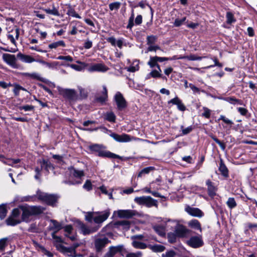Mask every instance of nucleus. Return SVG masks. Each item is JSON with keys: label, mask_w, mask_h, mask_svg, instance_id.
Returning <instances> with one entry per match:
<instances>
[{"label": "nucleus", "mask_w": 257, "mask_h": 257, "mask_svg": "<svg viewBox=\"0 0 257 257\" xmlns=\"http://www.w3.org/2000/svg\"><path fill=\"white\" fill-rule=\"evenodd\" d=\"M17 209H19L21 212L22 222H29L31 216H37L42 214L46 208L41 206L20 205Z\"/></svg>", "instance_id": "obj_1"}, {"label": "nucleus", "mask_w": 257, "mask_h": 257, "mask_svg": "<svg viewBox=\"0 0 257 257\" xmlns=\"http://www.w3.org/2000/svg\"><path fill=\"white\" fill-rule=\"evenodd\" d=\"M76 227L79 229L83 235L90 234L95 232L100 228V226L98 224L92 227H89L82 222L77 220L75 222Z\"/></svg>", "instance_id": "obj_2"}, {"label": "nucleus", "mask_w": 257, "mask_h": 257, "mask_svg": "<svg viewBox=\"0 0 257 257\" xmlns=\"http://www.w3.org/2000/svg\"><path fill=\"white\" fill-rule=\"evenodd\" d=\"M38 198L49 205H53L57 201L58 197L53 194H49L40 191L37 192Z\"/></svg>", "instance_id": "obj_3"}, {"label": "nucleus", "mask_w": 257, "mask_h": 257, "mask_svg": "<svg viewBox=\"0 0 257 257\" xmlns=\"http://www.w3.org/2000/svg\"><path fill=\"white\" fill-rule=\"evenodd\" d=\"M19 210V209L17 208L13 210L11 215L6 220L8 225L15 226L22 222L20 217L21 212Z\"/></svg>", "instance_id": "obj_4"}, {"label": "nucleus", "mask_w": 257, "mask_h": 257, "mask_svg": "<svg viewBox=\"0 0 257 257\" xmlns=\"http://www.w3.org/2000/svg\"><path fill=\"white\" fill-rule=\"evenodd\" d=\"M134 200L137 204L145 205L148 207H157L158 205L157 201L150 196L137 197Z\"/></svg>", "instance_id": "obj_5"}, {"label": "nucleus", "mask_w": 257, "mask_h": 257, "mask_svg": "<svg viewBox=\"0 0 257 257\" xmlns=\"http://www.w3.org/2000/svg\"><path fill=\"white\" fill-rule=\"evenodd\" d=\"M58 91L60 95L70 101H75L78 99V96L74 89L59 88Z\"/></svg>", "instance_id": "obj_6"}, {"label": "nucleus", "mask_w": 257, "mask_h": 257, "mask_svg": "<svg viewBox=\"0 0 257 257\" xmlns=\"http://www.w3.org/2000/svg\"><path fill=\"white\" fill-rule=\"evenodd\" d=\"M192 231L187 228L182 224H178L175 228V233L178 237L181 238H188L191 235Z\"/></svg>", "instance_id": "obj_7"}, {"label": "nucleus", "mask_w": 257, "mask_h": 257, "mask_svg": "<svg viewBox=\"0 0 257 257\" xmlns=\"http://www.w3.org/2000/svg\"><path fill=\"white\" fill-rule=\"evenodd\" d=\"M110 136L115 141L119 143L129 142L135 140V138L134 137H132L126 134L118 135L115 133H112L110 135Z\"/></svg>", "instance_id": "obj_8"}, {"label": "nucleus", "mask_w": 257, "mask_h": 257, "mask_svg": "<svg viewBox=\"0 0 257 257\" xmlns=\"http://www.w3.org/2000/svg\"><path fill=\"white\" fill-rule=\"evenodd\" d=\"M187 243L193 248H198L203 245V241L201 235L194 236L187 241Z\"/></svg>", "instance_id": "obj_9"}, {"label": "nucleus", "mask_w": 257, "mask_h": 257, "mask_svg": "<svg viewBox=\"0 0 257 257\" xmlns=\"http://www.w3.org/2000/svg\"><path fill=\"white\" fill-rule=\"evenodd\" d=\"M4 61L13 68H18L19 65L17 63V59L14 55L5 53L3 55Z\"/></svg>", "instance_id": "obj_10"}, {"label": "nucleus", "mask_w": 257, "mask_h": 257, "mask_svg": "<svg viewBox=\"0 0 257 257\" xmlns=\"http://www.w3.org/2000/svg\"><path fill=\"white\" fill-rule=\"evenodd\" d=\"M114 100L119 110H122L126 106V102L120 92H117L114 96Z\"/></svg>", "instance_id": "obj_11"}, {"label": "nucleus", "mask_w": 257, "mask_h": 257, "mask_svg": "<svg viewBox=\"0 0 257 257\" xmlns=\"http://www.w3.org/2000/svg\"><path fill=\"white\" fill-rule=\"evenodd\" d=\"M110 242L108 238L104 237L102 238H97L95 240L94 245L97 252L101 251L105 245Z\"/></svg>", "instance_id": "obj_12"}, {"label": "nucleus", "mask_w": 257, "mask_h": 257, "mask_svg": "<svg viewBox=\"0 0 257 257\" xmlns=\"http://www.w3.org/2000/svg\"><path fill=\"white\" fill-rule=\"evenodd\" d=\"M185 211L188 214L193 216L201 217L203 215V213L202 211L197 208H193L187 206L185 208Z\"/></svg>", "instance_id": "obj_13"}, {"label": "nucleus", "mask_w": 257, "mask_h": 257, "mask_svg": "<svg viewBox=\"0 0 257 257\" xmlns=\"http://www.w3.org/2000/svg\"><path fill=\"white\" fill-rule=\"evenodd\" d=\"M110 215L108 210H105L101 214L93 218V220L97 224H100L107 219Z\"/></svg>", "instance_id": "obj_14"}, {"label": "nucleus", "mask_w": 257, "mask_h": 257, "mask_svg": "<svg viewBox=\"0 0 257 257\" xmlns=\"http://www.w3.org/2000/svg\"><path fill=\"white\" fill-rule=\"evenodd\" d=\"M107 90L105 86H103V90L97 94L96 97V100L97 101L103 103L107 100Z\"/></svg>", "instance_id": "obj_15"}, {"label": "nucleus", "mask_w": 257, "mask_h": 257, "mask_svg": "<svg viewBox=\"0 0 257 257\" xmlns=\"http://www.w3.org/2000/svg\"><path fill=\"white\" fill-rule=\"evenodd\" d=\"M124 250L123 245H118L117 246H111L108 248L107 251L112 257L117 253H121Z\"/></svg>", "instance_id": "obj_16"}, {"label": "nucleus", "mask_w": 257, "mask_h": 257, "mask_svg": "<svg viewBox=\"0 0 257 257\" xmlns=\"http://www.w3.org/2000/svg\"><path fill=\"white\" fill-rule=\"evenodd\" d=\"M108 69V67H107L105 65L102 63H97L94 64L89 68V71L90 72H105Z\"/></svg>", "instance_id": "obj_17"}, {"label": "nucleus", "mask_w": 257, "mask_h": 257, "mask_svg": "<svg viewBox=\"0 0 257 257\" xmlns=\"http://www.w3.org/2000/svg\"><path fill=\"white\" fill-rule=\"evenodd\" d=\"M168 103L177 105L178 109L181 111H184L186 110V106L177 96L169 101Z\"/></svg>", "instance_id": "obj_18"}, {"label": "nucleus", "mask_w": 257, "mask_h": 257, "mask_svg": "<svg viewBox=\"0 0 257 257\" xmlns=\"http://www.w3.org/2000/svg\"><path fill=\"white\" fill-rule=\"evenodd\" d=\"M136 212L132 210H120L118 211V215L121 218H131L135 215Z\"/></svg>", "instance_id": "obj_19"}, {"label": "nucleus", "mask_w": 257, "mask_h": 257, "mask_svg": "<svg viewBox=\"0 0 257 257\" xmlns=\"http://www.w3.org/2000/svg\"><path fill=\"white\" fill-rule=\"evenodd\" d=\"M56 247L57 249L60 251L64 253H67L69 256H72L73 254L75 252L74 250V248H72V247H67L62 244H58L56 245Z\"/></svg>", "instance_id": "obj_20"}, {"label": "nucleus", "mask_w": 257, "mask_h": 257, "mask_svg": "<svg viewBox=\"0 0 257 257\" xmlns=\"http://www.w3.org/2000/svg\"><path fill=\"white\" fill-rule=\"evenodd\" d=\"M98 155L99 157L109 158H120V157L118 155L113 154L108 151L105 150L104 149H101Z\"/></svg>", "instance_id": "obj_21"}, {"label": "nucleus", "mask_w": 257, "mask_h": 257, "mask_svg": "<svg viewBox=\"0 0 257 257\" xmlns=\"http://www.w3.org/2000/svg\"><path fill=\"white\" fill-rule=\"evenodd\" d=\"M98 155L99 157L109 158H120V157L118 155L113 154L108 151L105 150L104 149H101Z\"/></svg>", "instance_id": "obj_22"}, {"label": "nucleus", "mask_w": 257, "mask_h": 257, "mask_svg": "<svg viewBox=\"0 0 257 257\" xmlns=\"http://www.w3.org/2000/svg\"><path fill=\"white\" fill-rule=\"evenodd\" d=\"M17 57L20 58V59L25 63H30L33 62H35V59L33 58L32 56L30 55H24L22 53H19L17 55Z\"/></svg>", "instance_id": "obj_23"}, {"label": "nucleus", "mask_w": 257, "mask_h": 257, "mask_svg": "<svg viewBox=\"0 0 257 257\" xmlns=\"http://www.w3.org/2000/svg\"><path fill=\"white\" fill-rule=\"evenodd\" d=\"M207 186L208 194L210 196H213L215 195L216 188L213 183L210 180H207L206 182Z\"/></svg>", "instance_id": "obj_24"}, {"label": "nucleus", "mask_w": 257, "mask_h": 257, "mask_svg": "<svg viewBox=\"0 0 257 257\" xmlns=\"http://www.w3.org/2000/svg\"><path fill=\"white\" fill-rule=\"evenodd\" d=\"M219 171L220 172L221 174L224 177L227 178L228 177V170L224 164L223 160L220 159L219 167Z\"/></svg>", "instance_id": "obj_25"}, {"label": "nucleus", "mask_w": 257, "mask_h": 257, "mask_svg": "<svg viewBox=\"0 0 257 257\" xmlns=\"http://www.w3.org/2000/svg\"><path fill=\"white\" fill-rule=\"evenodd\" d=\"M70 173L73 177L76 178L80 179L84 176V172L83 170H78L74 168L70 170Z\"/></svg>", "instance_id": "obj_26"}, {"label": "nucleus", "mask_w": 257, "mask_h": 257, "mask_svg": "<svg viewBox=\"0 0 257 257\" xmlns=\"http://www.w3.org/2000/svg\"><path fill=\"white\" fill-rule=\"evenodd\" d=\"M151 77L154 78H162L164 79L167 80V78L165 76H162V74L160 73L159 72L157 71L156 70H152L151 72L147 75V78L149 79Z\"/></svg>", "instance_id": "obj_27"}, {"label": "nucleus", "mask_w": 257, "mask_h": 257, "mask_svg": "<svg viewBox=\"0 0 257 257\" xmlns=\"http://www.w3.org/2000/svg\"><path fill=\"white\" fill-rule=\"evenodd\" d=\"M188 225L192 228L199 230L200 232L202 231L201 224L199 221L196 219H193L190 221L188 222Z\"/></svg>", "instance_id": "obj_28"}, {"label": "nucleus", "mask_w": 257, "mask_h": 257, "mask_svg": "<svg viewBox=\"0 0 257 257\" xmlns=\"http://www.w3.org/2000/svg\"><path fill=\"white\" fill-rule=\"evenodd\" d=\"M24 75L25 76L30 77L31 78L34 79L40 80V81L44 82H46V79L44 78L41 77L39 75V74L37 73H24Z\"/></svg>", "instance_id": "obj_29"}, {"label": "nucleus", "mask_w": 257, "mask_h": 257, "mask_svg": "<svg viewBox=\"0 0 257 257\" xmlns=\"http://www.w3.org/2000/svg\"><path fill=\"white\" fill-rule=\"evenodd\" d=\"M154 230L160 236L165 234V226L162 225H155L153 226Z\"/></svg>", "instance_id": "obj_30"}, {"label": "nucleus", "mask_w": 257, "mask_h": 257, "mask_svg": "<svg viewBox=\"0 0 257 257\" xmlns=\"http://www.w3.org/2000/svg\"><path fill=\"white\" fill-rule=\"evenodd\" d=\"M43 10L48 14L59 16L60 15L58 10L55 7L54 5H52V9L49 8L43 9Z\"/></svg>", "instance_id": "obj_31"}, {"label": "nucleus", "mask_w": 257, "mask_h": 257, "mask_svg": "<svg viewBox=\"0 0 257 257\" xmlns=\"http://www.w3.org/2000/svg\"><path fill=\"white\" fill-rule=\"evenodd\" d=\"M11 241L10 237H4L0 239V250L4 251L6 247L8 245Z\"/></svg>", "instance_id": "obj_32"}, {"label": "nucleus", "mask_w": 257, "mask_h": 257, "mask_svg": "<svg viewBox=\"0 0 257 257\" xmlns=\"http://www.w3.org/2000/svg\"><path fill=\"white\" fill-rule=\"evenodd\" d=\"M140 69L139 61L138 60L135 61L133 63V65L130 67L126 68V69L128 72H135L138 71Z\"/></svg>", "instance_id": "obj_33"}, {"label": "nucleus", "mask_w": 257, "mask_h": 257, "mask_svg": "<svg viewBox=\"0 0 257 257\" xmlns=\"http://www.w3.org/2000/svg\"><path fill=\"white\" fill-rule=\"evenodd\" d=\"M132 245L137 249H145L148 246L146 243L136 240L133 241Z\"/></svg>", "instance_id": "obj_34"}, {"label": "nucleus", "mask_w": 257, "mask_h": 257, "mask_svg": "<svg viewBox=\"0 0 257 257\" xmlns=\"http://www.w3.org/2000/svg\"><path fill=\"white\" fill-rule=\"evenodd\" d=\"M114 225L115 226H122L124 228L128 229L130 228V222L127 220L118 221L116 222L114 224Z\"/></svg>", "instance_id": "obj_35"}, {"label": "nucleus", "mask_w": 257, "mask_h": 257, "mask_svg": "<svg viewBox=\"0 0 257 257\" xmlns=\"http://www.w3.org/2000/svg\"><path fill=\"white\" fill-rule=\"evenodd\" d=\"M149 247L150 249L154 252H162L165 249V247L160 244H156L154 245H149Z\"/></svg>", "instance_id": "obj_36"}, {"label": "nucleus", "mask_w": 257, "mask_h": 257, "mask_svg": "<svg viewBox=\"0 0 257 257\" xmlns=\"http://www.w3.org/2000/svg\"><path fill=\"white\" fill-rule=\"evenodd\" d=\"M105 147L102 145L99 144H94L89 146V149L90 151L92 152H97L98 154L100 152V151L101 149H105Z\"/></svg>", "instance_id": "obj_37"}, {"label": "nucleus", "mask_w": 257, "mask_h": 257, "mask_svg": "<svg viewBox=\"0 0 257 257\" xmlns=\"http://www.w3.org/2000/svg\"><path fill=\"white\" fill-rule=\"evenodd\" d=\"M40 164L41 167L44 168V169L47 171H49V170L52 167V164L49 162L48 160L43 159L42 161H40Z\"/></svg>", "instance_id": "obj_38"}, {"label": "nucleus", "mask_w": 257, "mask_h": 257, "mask_svg": "<svg viewBox=\"0 0 257 257\" xmlns=\"http://www.w3.org/2000/svg\"><path fill=\"white\" fill-rule=\"evenodd\" d=\"M105 119L109 122H115L116 116L113 112H107L105 114Z\"/></svg>", "instance_id": "obj_39"}, {"label": "nucleus", "mask_w": 257, "mask_h": 257, "mask_svg": "<svg viewBox=\"0 0 257 257\" xmlns=\"http://www.w3.org/2000/svg\"><path fill=\"white\" fill-rule=\"evenodd\" d=\"M59 46H65V44L63 41H57L49 45V48L50 49H55Z\"/></svg>", "instance_id": "obj_40"}, {"label": "nucleus", "mask_w": 257, "mask_h": 257, "mask_svg": "<svg viewBox=\"0 0 257 257\" xmlns=\"http://www.w3.org/2000/svg\"><path fill=\"white\" fill-rule=\"evenodd\" d=\"M226 204H227V206L230 209L234 208L237 205L236 201H235L234 198H233V197H229L228 199V200H227V201L226 202Z\"/></svg>", "instance_id": "obj_41"}, {"label": "nucleus", "mask_w": 257, "mask_h": 257, "mask_svg": "<svg viewBox=\"0 0 257 257\" xmlns=\"http://www.w3.org/2000/svg\"><path fill=\"white\" fill-rule=\"evenodd\" d=\"M158 60L156 59V56L150 57L149 61L148 62L147 64L150 68H153L158 64Z\"/></svg>", "instance_id": "obj_42"}, {"label": "nucleus", "mask_w": 257, "mask_h": 257, "mask_svg": "<svg viewBox=\"0 0 257 257\" xmlns=\"http://www.w3.org/2000/svg\"><path fill=\"white\" fill-rule=\"evenodd\" d=\"M121 6V3L118 2H115L109 4V9L111 11L113 10H118Z\"/></svg>", "instance_id": "obj_43"}, {"label": "nucleus", "mask_w": 257, "mask_h": 257, "mask_svg": "<svg viewBox=\"0 0 257 257\" xmlns=\"http://www.w3.org/2000/svg\"><path fill=\"white\" fill-rule=\"evenodd\" d=\"M157 37L156 36L151 35L148 36L147 38V45L151 46L153 45L156 42Z\"/></svg>", "instance_id": "obj_44"}, {"label": "nucleus", "mask_w": 257, "mask_h": 257, "mask_svg": "<svg viewBox=\"0 0 257 257\" xmlns=\"http://www.w3.org/2000/svg\"><path fill=\"white\" fill-rule=\"evenodd\" d=\"M210 137L220 146V148L223 151H224L225 149L226 146L224 143L219 141L213 135H210Z\"/></svg>", "instance_id": "obj_45"}, {"label": "nucleus", "mask_w": 257, "mask_h": 257, "mask_svg": "<svg viewBox=\"0 0 257 257\" xmlns=\"http://www.w3.org/2000/svg\"><path fill=\"white\" fill-rule=\"evenodd\" d=\"M179 58L186 59L188 60L194 61V60H201L202 58L201 57H198L194 55H190L189 56H185L183 57H180Z\"/></svg>", "instance_id": "obj_46"}, {"label": "nucleus", "mask_w": 257, "mask_h": 257, "mask_svg": "<svg viewBox=\"0 0 257 257\" xmlns=\"http://www.w3.org/2000/svg\"><path fill=\"white\" fill-rule=\"evenodd\" d=\"M226 22L228 24H231L235 22L233 15L231 12H227L226 13Z\"/></svg>", "instance_id": "obj_47"}, {"label": "nucleus", "mask_w": 257, "mask_h": 257, "mask_svg": "<svg viewBox=\"0 0 257 257\" xmlns=\"http://www.w3.org/2000/svg\"><path fill=\"white\" fill-rule=\"evenodd\" d=\"M51 222L53 225V228L56 229L55 231H56V232H57L59 230L63 228L62 224L58 222L57 221L55 220H52Z\"/></svg>", "instance_id": "obj_48"}, {"label": "nucleus", "mask_w": 257, "mask_h": 257, "mask_svg": "<svg viewBox=\"0 0 257 257\" xmlns=\"http://www.w3.org/2000/svg\"><path fill=\"white\" fill-rule=\"evenodd\" d=\"M177 235L175 233H169L168 234V239L169 242L174 243L176 241Z\"/></svg>", "instance_id": "obj_49"}, {"label": "nucleus", "mask_w": 257, "mask_h": 257, "mask_svg": "<svg viewBox=\"0 0 257 257\" xmlns=\"http://www.w3.org/2000/svg\"><path fill=\"white\" fill-rule=\"evenodd\" d=\"M7 209L5 205H0V218L4 219L7 214Z\"/></svg>", "instance_id": "obj_50"}, {"label": "nucleus", "mask_w": 257, "mask_h": 257, "mask_svg": "<svg viewBox=\"0 0 257 257\" xmlns=\"http://www.w3.org/2000/svg\"><path fill=\"white\" fill-rule=\"evenodd\" d=\"M134 11H133L131 16L130 17L129 20H128V24L126 27V28L127 29H131L134 26Z\"/></svg>", "instance_id": "obj_51"}, {"label": "nucleus", "mask_w": 257, "mask_h": 257, "mask_svg": "<svg viewBox=\"0 0 257 257\" xmlns=\"http://www.w3.org/2000/svg\"><path fill=\"white\" fill-rule=\"evenodd\" d=\"M186 19V17H183L181 19H176L174 23V25L175 27H179L183 24Z\"/></svg>", "instance_id": "obj_52"}, {"label": "nucleus", "mask_w": 257, "mask_h": 257, "mask_svg": "<svg viewBox=\"0 0 257 257\" xmlns=\"http://www.w3.org/2000/svg\"><path fill=\"white\" fill-rule=\"evenodd\" d=\"M142 252L141 251H137L136 252H129L126 254L125 257H142Z\"/></svg>", "instance_id": "obj_53"}, {"label": "nucleus", "mask_w": 257, "mask_h": 257, "mask_svg": "<svg viewBox=\"0 0 257 257\" xmlns=\"http://www.w3.org/2000/svg\"><path fill=\"white\" fill-rule=\"evenodd\" d=\"M83 188L87 191L92 190V187L91 181L89 180H87L83 185Z\"/></svg>", "instance_id": "obj_54"}, {"label": "nucleus", "mask_w": 257, "mask_h": 257, "mask_svg": "<svg viewBox=\"0 0 257 257\" xmlns=\"http://www.w3.org/2000/svg\"><path fill=\"white\" fill-rule=\"evenodd\" d=\"M218 120H222L224 123L230 125H231L233 123L232 120L228 119L225 116L222 115H220Z\"/></svg>", "instance_id": "obj_55"}, {"label": "nucleus", "mask_w": 257, "mask_h": 257, "mask_svg": "<svg viewBox=\"0 0 257 257\" xmlns=\"http://www.w3.org/2000/svg\"><path fill=\"white\" fill-rule=\"evenodd\" d=\"M204 112L202 113V115L205 118H209L210 116L211 110L207 107H203Z\"/></svg>", "instance_id": "obj_56"}, {"label": "nucleus", "mask_w": 257, "mask_h": 257, "mask_svg": "<svg viewBox=\"0 0 257 257\" xmlns=\"http://www.w3.org/2000/svg\"><path fill=\"white\" fill-rule=\"evenodd\" d=\"M93 214L94 213L92 212H86L85 216V220L90 222H92V220L94 218Z\"/></svg>", "instance_id": "obj_57"}, {"label": "nucleus", "mask_w": 257, "mask_h": 257, "mask_svg": "<svg viewBox=\"0 0 257 257\" xmlns=\"http://www.w3.org/2000/svg\"><path fill=\"white\" fill-rule=\"evenodd\" d=\"M152 169L151 167H147L143 169L138 174V177H141L143 174H148Z\"/></svg>", "instance_id": "obj_58"}, {"label": "nucleus", "mask_w": 257, "mask_h": 257, "mask_svg": "<svg viewBox=\"0 0 257 257\" xmlns=\"http://www.w3.org/2000/svg\"><path fill=\"white\" fill-rule=\"evenodd\" d=\"M57 59L58 60H63L68 62L73 61V58L70 56H59L57 58Z\"/></svg>", "instance_id": "obj_59"}, {"label": "nucleus", "mask_w": 257, "mask_h": 257, "mask_svg": "<svg viewBox=\"0 0 257 257\" xmlns=\"http://www.w3.org/2000/svg\"><path fill=\"white\" fill-rule=\"evenodd\" d=\"M181 128L182 131V134L184 135H187V134L190 133L193 130V127L192 126H189L185 128H183V126H181Z\"/></svg>", "instance_id": "obj_60"}, {"label": "nucleus", "mask_w": 257, "mask_h": 257, "mask_svg": "<svg viewBox=\"0 0 257 257\" xmlns=\"http://www.w3.org/2000/svg\"><path fill=\"white\" fill-rule=\"evenodd\" d=\"M176 252L173 250H170L162 254V257H175Z\"/></svg>", "instance_id": "obj_61"}, {"label": "nucleus", "mask_w": 257, "mask_h": 257, "mask_svg": "<svg viewBox=\"0 0 257 257\" xmlns=\"http://www.w3.org/2000/svg\"><path fill=\"white\" fill-rule=\"evenodd\" d=\"M42 169V167L41 168H39L38 167H36L35 168V171L36 174L35 176V178L36 180H40L41 176V172Z\"/></svg>", "instance_id": "obj_62"}, {"label": "nucleus", "mask_w": 257, "mask_h": 257, "mask_svg": "<svg viewBox=\"0 0 257 257\" xmlns=\"http://www.w3.org/2000/svg\"><path fill=\"white\" fill-rule=\"evenodd\" d=\"M19 109L20 110H24L25 111H30L34 109V106L33 105H26L20 106Z\"/></svg>", "instance_id": "obj_63"}, {"label": "nucleus", "mask_w": 257, "mask_h": 257, "mask_svg": "<svg viewBox=\"0 0 257 257\" xmlns=\"http://www.w3.org/2000/svg\"><path fill=\"white\" fill-rule=\"evenodd\" d=\"M63 228H64V230L66 232L65 234H71L73 230V227L71 225H66L65 227H63Z\"/></svg>", "instance_id": "obj_64"}]
</instances>
